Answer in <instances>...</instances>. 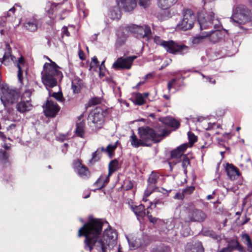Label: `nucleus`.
<instances>
[{
	"mask_svg": "<svg viewBox=\"0 0 252 252\" xmlns=\"http://www.w3.org/2000/svg\"><path fill=\"white\" fill-rule=\"evenodd\" d=\"M103 223L99 220L93 219L84 224L78 231V236H85V249L91 251L95 248L98 251L105 252L116 244L117 233L112 229L104 230L102 238H100Z\"/></svg>",
	"mask_w": 252,
	"mask_h": 252,
	"instance_id": "f257e3e1",
	"label": "nucleus"
},
{
	"mask_svg": "<svg viewBox=\"0 0 252 252\" xmlns=\"http://www.w3.org/2000/svg\"><path fill=\"white\" fill-rule=\"evenodd\" d=\"M48 60L51 63L44 64L41 73L42 81L47 90L57 86L58 80L63 77L62 73L58 69L59 66L49 59Z\"/></svg>",
	"mask_w": 252,
	"mask_h": 252,
	"instance_id": "f03ea898",
	"label": "nucleus"
},
{
	"mask_svg": "<svg viewBox=\"0 0 252 252\" xmlns=\"http://www.w3.org/2000/svg\"><path fill=\"white\" fill-rule=\"evenodd\" d=\"M170 131L163 125L156 127L155 130L148 126H142L138 128V134L142 140L147 143H157L160 141Z\"/></svg>",
	"mask_w": 252,
	"mask_h": 252,
	"instance_id": "7ed1b4c3",
	"label": "nucleus"
},
{
	"mask_svg": "<svg viewBox=\"0 0 252 252\" xmlns=\"http://www.w3.org/2000/svg\"><path fill=\"white\" fill-rule=\"evenodd\" d=\"M252 15L249 9L245 5H239L233 10L231 20L236 25L245 24L251 21Z\"/></svg>",
	"mask_w": 252,
	"mask_h": 252,
	"instance_id": "20e7f679",
	"label": "nucleus"
},
{
	"mask_svg": "<svg viewBox=\"0 0 252 252\" xmlns=\"http://www.w3.org/2000/svg\"><path fill=\"white\" fill-rule=\"evenodd\" d=\"M198 23L200 30H203L211 28L213 25L216 28L219 21L215 19V14L213 11H202L198 13Z\"/></svg>",
	"mask_w": 252,
	"mask_h": 252,
	"instance_id": "39448f33",
	"label": "nucleus"
},
{
	"mask_svg": "<svg viewBox=\"0 0 252 252\" xmlns=\"http://www.w3.org/2000/svg\"><path fill=\"white\" fill-rule=\"evenodd\" d=\"M102 109L97 108L92 111L88 116V125L93 131H96L102 127L104 115Z\"/></svg>",
	"mask_w": 252,
	"mask_h": 252,
	"instance_id": "423d86ee",
	"label": "nucleus"
},
{
	"mask_svg": "<svg viewBox=\"0 0 252 252\" xmlns=\"http://www.w3.org/2000/svg\"><path fill=\"white\" fill-rule=\"evenodd\" d=\"M182 20L177 25L176 30H181L184 31L190 30L196 21V16L191 9L184 10Z\"/></svg>",
	"mask_w": 252,
	"mask_h": 252,
	"instance_id": "0eeeda50",
	"label": "nucleus"
},
{
	"mask_svg": "<svg viewBox=\"0 0 252 252\" xmlns=\"http://www.w3.org/2000/svg\"><path fill=\"white\" fill-rule=\"evenodd\" d=\"M1 92L0 99L5 107L16 102L19 98L18 93L15 90L10 89L6 85L1 87Z\"/></svg>",
	"mask_w": 252,
	"mask_h": 252,
	"instance_id": "6e6552de",
	"label": "nucleus"
},
{
	"mask_svg": "<svg viewBox=\"0 0 252 252\" xmlns=\"http://www.w3.org/2000/svg\"><path fill=\"white\" fill-rule=\"evenodd\" d=\"M128 30L137 38H146L148 40L151 37V30L148 25L140 26L133 24L128 26Z\"/></svg>",
	"mask_w": 252,
	"mask_h": 252,
	"instance_id": "1a4fd4ad",
	"label": "nucleus"
},
{
	"mask_svg": "<svg viewBox=\"0 0 252 252\" xmlns=\"http://www.w3.org/2000/svg\"><path fill=\"white\" fill-rule=\"evenodd\" d=\"M135 56L128 57H121L113 64V67L115 69H129L132 62L136 59Z\"/></svg>",
	"mask_w": 252,
	"mask_h": 252,
	"instance_id": "9d476101",
	"label": "nucleus"
},
{
	"mask_svg": "<svg viewBox=\"0 0 252 252\" xmlns=\"http://www.w3.org/2000/svg\"><path fill=\"white\" fill-rule=\"evenodd\" d=\"M159 178L158 174L153 171L150 174L148 180V186L144 192V196H149L155 189H156V184L158 179Z\"/></svg>",
	"mask_w": 252,
	"mask_h": 252,
	"instance_id": "9b49d317",
	"label": "nucleus"
},
{
	"mask_svg": "<svg viewBox=\"0 0 252 252\" xmlns=\"http://www.w3.org/2000/svg\"><path fill=\"white\" fill-rule=\"evenodd\" d=\"M117 2L119 7L126 12L132 11L137 5L135 0H117Z\"/></svg>",
	"mask_w": 252,
	"mask_h": 252,
	"instance_id": "f8f14e48",
	"label": "nucleus"
},
{
	"mask_svg": "<svg viewBox=\"0 0 252 252\" xmlns=\"http://www.w3.org/2000/svg\"><path fill=\"white\" fill-rule=\"evenodd\" d=\"M60 110V107L56 103L51 100H47L45 108L44 110L46 117H54Z\"/></svg>",
	"mask_w": 252,
	"mask_h": 252,
	"instance_id": "ddd939ff",
	"label": "nucleus"
},
{
	"mask_svg": "<svg viewBox=\"0 0 252 252\" xmlns=\"http://www.w3.org/2000/svg\"><path fill=\"white\" fill-rule=\"evenodd\" d=\"M225 171L228 178L232 181L237 180L241 176L238 168L232 163L226 164Z\"/></svg>",
	"mask_w": 252,
	"mask_h": 252,
	"instance_id": "4468645a",
	"label": "nucleus"
},
{
	"mask_svg": "<svg viewBox=\"0 0 252 252\" xmlns=\"http://www.w3.org/2000/svg\"><path fill=\"white\" fill-rule=\"evenodd\" d=\"M233 250H237L241 252H245V249L236 239H233L228 242L227 246L223 248L219 252H232Z\"/></svg>",
	"mask_w": 252,
	"mask_h": 252,
	"instance_id": "2eb2a0df",
	"label": "nucleus"
},
{
	"mask_svg": "<svg viewBox=\"0 0 252 252\" xmlns=\"http://www.w3.org/2000/svg\"><path fill=\"white\" fill-rule=\"evenodd\" d=\"M185 252H204L201 242L198 241H191L188 242L185 247Z\"/></svg>",
	"mask_w": 252,
	"mask_h": 252,
	"instance_id": "dca6fc26",
	"label": "nucleus"
},
{
	"mask_svg": "<svg viewBox=\"0 0 252 252\" xmlns=\"http://www.w3.org/2000/svg\"><path fill=\"white\" fill-rule=\"evenodd\" d=\"M41 25V20L34 17L32 19L27 20L24 24V28L30 32L36 31L37 28L40 27Z\"/></svg>",
	"mask_w": 252,
	"mask_h": 252,
	"instance_id": "f3484780",
	"label": "nucleus"
},
{
	"mask_svg": "<svg viewBox=\"0 0 252 252\" xmlns=\"http://www.w3.org/2000/svg\"><path fill=\"white\" fill-rule=\"evenodd\" d=\"M189 216L191 221L197 222H202L206 218V214L202 210L197 209L190 212Z\"/></svg>",
	"mask_w": 252,
	"mask_h": 252,
	"instance_id": "a211bd4d",
	"label": "nucleus"
},
{
	"mask_svg": "<svg viewBox=\"0 0 252 252\" xmlns=\"http://www.w3.org/2000/svg\"><path fill=\"white\" fill-rule=\"evenodd\" d=\"M33 107L30 100H21L16 105V109L19 112L24 113L31 111Z\"/></svg>",
	"mask_w": 252,
	"mask_h": 252,
	"instance_id": "6ab92c4d",
	"label": "nucleus"
},
{
	"mask_svg": "<svg viewBox=\"0 0 252 252\" xmlns=\"http://www.w3.org/2000/svg\"><path fill=\"white\" fill-rule=\"evenodd\" d=\"M154 41L157 44L162 46L169 53H173V41H163L159 36H156L154 37Z\"/></svg>",
	"mask_w": 252,
	"mask_h": 252,
	"instance_id": "aec40b11",
	"label": "nucleus"
},
{
	"mask_svg": "<svg viewBox=\"0 0 252 252\" xmlns=\"http://www.w3.org/2000/svg\"><path fill=\"white\" fill-rule=\"evenodd\" d=\"M128 27L126 29H122L118 31L117 33V39L116 45L120 46L124 44L128 37Z\"/></svg>",
	"mask_w": 252,
	"mask_h": 252,
	"instance_id": "412c9836",
	"label": "nucleus"
},
{
	"mask_svg": "<svg viewBox=\"0 0 252 252\" xmlns=\"http://www.w3.org/2000/svg\"><path fill=\"white\" fill-rule=\"evenodd\" d=\"M129 141H130L131 145L135 148H137L140 146H151V144L150 143H147L144 142L143 140H142L141 138H140V139H138L136 135L134 133L133 131L131 135L130 136Z\"/></svg>",
	"mask_w": 252,
	"mask_h": 252,
	"instance_id": "4be33fe9",
	"label": "nucleus"
},
{
	"mask_svg": "<svg viewBox=\"0 0 252 252\" xmlns=\"http://www.w3.org/2000/svg\"><path fill=\"white\" fill-rule=\"evenodd\" d=\"M207 32L209 34L208 37L210 41L213 43L218 42L222 38V33L219 30L211 31Z\"/></svg>",
	"mask_w": 252,
	"mask_h": 252,
	"instance_id": "5701e85b",
	"label": "nucleus"
},
{
	"mask_svg": "<svg viewBox=\"0 0 252 252\" xmlns=\"http://www.w3.org/2000/svg\"><path fill=\"white\" fill-rule=\"evenodd\" d=\"M195 189L194 186H189L183 189L182 192H178L174 196V198L183 200L187 195L191 194Z\"/></svg>",
	"mask_w": 252,
	"mask_h": 252,
	"instance_id": "b1692460",
	"label": "nucleus"
},
{
	"mask_svg": "<svg viewBox=\"0 0 252 252\" xmlns=\"http://www.w3.org/2000/svg\"><path fill=\"white\" fill-rule=\"evenodd\" d=\"M189 47L183 43L174 42V54L184 55L189 52Z\"/></svg>",
	"mask_w": 252,
	"mask_h": 252,
	"instance_id": "393cba45",
	"label": "nucleus"
},
{
	"mask_svg": "<svg viewBox=\"0 0 252 252\" xmlns=\"http://www.w3.org/2000/svg\"><path fill=\"white\" fill-rule=\"evenodd\" d=\"M189 147L188 143H184L178 146L176 149H174V159L182 157V155H185L184 152Z\"/></svg>",
	"mask_w": 252,
	"mask_h": 252,
	"instance_id": "a878e982",
	"label": "nucleus"
},
{
	"mask_svg": "<svg viewBox=\"0 0 252 252\" xmlns=\"http://www.w3.org/2000/svg\"><path fill=\"white\" fill-rule=\"evenodd\" d=\"M209 35L208 32H202L192 38V43L193 44H198L204 41L205 39Z\"/></svg>",
	"mask_w": 252,
	"mask_h": 252,
	"instance_id": "bb28decb",
	"label": "nucleus"
},
{
	"mask_svg": "<svg viewBox=\"0 0 252 252\" xmlns=\"http://www.w3.org/2000/svg\"><path fill=\"white\" fill-rule=\"evenodd\" d=\"M33 91V89L32 86L30 85L26 86L24 89L23 92L21 95V100H30L31 96L32 93Z\"/></svg>",
	"mask_w": 252,
	"mask_h": 252,
	"instance_id": "cd10ccee",
	"label": "nucleus"
},
{
	"mask_svg": "<svg viewBox=\"0 0 252 252\" xmlns=\"http://www.w3.org/2000/svg\"><path fill=\"white\" fill-rule=\"evenodd\" d=\"M120 8L117 6L113 7L110 9L109 16L113 20H118L121 17Z\"/></svg>",
	"mask_w": 252,
	"mask_h": 252,
	"instance_id": "c85d7f7f",
	"label": "nucleus"
},
{
	"mask_svg": "<svg viewBox=\"0 0 252 252\" xmlns=\"http://www.w3.org/2000/svg\"><path fill=\"white\" fill-rule=\"evenodd\" d=\"M109 172L107 176L106 182H109V177L112 174L116 171L118 168V162L116 159L112 160L109 164Z\"/></svg>",
	"mask_w": 252,
	"mask_h": 252,
	"instance_id": "c756f323",
	"label": "nucleus"
},
{
	"mask_svg": "<svg viewBox=\"0 0 252 252\" xmlns=\"http://www.w3.org/2000/svg\"><path fill=\"white\" fill-rule=\"evenodd\" d=\"M131 209L137 217H143L145 215V207L142 204L135 206L134 207L132 206Z\"/></svg>",
	"mask_w": 252,
	"mask_h": 252,
	"instance_id": "7c9ffc66",
	"label": "nucleus"
},
{
	"mask_svg": "<svg viewBox=\"0 0 252 252\" xmlns=\"http://www.w3.org/2000/svg\"><path fill=\"white\" fill-rule=\"evenodd\" d=\"M242 240L243 243L247 245L248 251L252 252V243L248 234L245 233L242 235Z\"/></svg>",
	"mask_w": 252,
	"mask_h": 252,
	"instance_id": "2f4dec72",
	"label": "nucleus"
},
{
	"mask_svg": "<svg viewBox=\"0 0 252 252\" xmlns=\"http://www.w3.org/2000/svg\"><path fill=\"white\" fill-rule=\"evenodd\" d=\"M85 123L83 122H80L76 124V128L75 130L76 134L77 136L82 138L84 137L85 131Z\"/></svg>",
	"mask_w": 252,
	"mask_h": 252,
	"instance_id": "473e14b6",
	"label": "nucleus"
},
{
	"mask_svg": "<svg viewBox=\"0 0 252 252\" xmlns=\"http://www.w3.org/2000/svg\"><path fill=\"white\" fill-rule=\"evenodd\" d=\"M130 248L136 249L141 246L143 244L142 241L140 238H135L134 240L132 239L130 240L127 238Z\"/></svg>",
	"mask_w": 252,
	"mask_h": 252,
	"instance_id": "72a5a7b5",
	"label": "nucleus"
},
{
	"mask_svg": "<svg viewBox=\"0 0 252 252\" xmlns=\"http://www.w3.org/2000/svg\"><path fill=\"white\" fill-rule=\"evenodd\" d=\"M117 148V143L115 144H109L107 146L106 148L104 147L101 148V151L106 153L108 154L110 158L112 157V152Z\"/></svg>",
	"mask_w": 252,
	"mask_h": 252,
	"instance_id": "f704fd0d",
	"label": "nucleus"
},
{
	"mask_svg": "<svg viewBox=\"0 0 252 252\" xmlns=\"http://www.w3.org/2000/svg\"><path fill=\"white\" fill-rule=\"evenodd\" d=\"M158 6L162 9H167L172 5L171 0H158Z\"/></svg>",
	"mask_w": 252,
	"mask_h": 252,
	"instance_id": "c9c22d12",
	"label": "nucleus"
},
{
	"mask_svg": "<svg viewBox=\"0 0 252 252\" xmlns=\"http://www.w3.org/2000/svg\"><path fill=\"white\" fill-rule=\"evenodd\" d=\"M24 65V60L23 57H20L17 63V67L18 68V77L19 80L21 81L23 74V66Z\"/></svg>",
	"mask_w": 252,
	"mask_h": 252,
	"instance_id": "e433bc0d",
	"label": "nucleus"
},
{
	"mask_svg": "<svg viewBox=\"0 0 252 252\" xmlns=\"http://www.w3.org/2000/svg\"><path fill=\"white\" fill-rule=\"evenodd\" d=\"M106 178L107 176L102 175L95 182L94 185L98 187V189L103 188L104 186L106 185V184H107L108 182H106Z\"/></svg>",
	"mask_w": 252,
	"mask_h": 252,
	"instance_id": "4c0bfd02",
	"label": "nucleus"
},
{
	"mask_svg": "<svg viewBox=\"0 0 252 252\" xmlns=\"http://www.w3.org/2000/svg\"><path fill=\"white\" fill-rule=\"evenodd\" d=\"M82 85V80H79L77 81L74 80L72 82V89L74 93H78L81 89Z\"/></svg>",
	"mask_w": 252,
	"mask_h": 252,
	"instance_id": "58836bf2",
	"label": "nucleus"
},
{
	"mask_svg": "<svg viewBox=\"0 0 252 252\" xmlns=\"http://www.w3.org/2000/svg\"><path fill=\"white\" fill-rule=\"evenodd\" d=\"M77 172L78 175L82 178L87 177L90 174L88 169L85 166L81 168H78Z\"/></svg>",
	"mask_w": 252,
	"mask_h": 252,
	"instance_id": "ea45409f",
	"label": "nucleus"
},
{
	"mask_svg": "<svg viewBox=\"0 0 252 252\" xmlns=\"http://www.w3.org/2000/svg\"><path fill=\"white\" fill-rule=\"evenodd\" d=\"M180 158V161L182 162V166L186 169L187 166L190 164V160L187 155H182Z\"/></svg>",
	"mask_w": 252,
	"mask_h": 252,
	"instance_id": "a19ab883",
	"label": "nucleus"
},
{
	"mask_svg": "<svg viewBox=\"0 0 252 252\" xmlns=\"http://www.w3.org/2000/svg\"><path fill=\"white\" fill-rule=\"evenodd\" d=\"M49 94L58 101L62 102L63 100L62 93L61 92L57 93L53 92L52 93L51 91H49Z\"/></svg>",
	"mask_w": 252,
	"mask_h": 252,
	"instance_id": "79ce46f5",
	"label": "nucleus"
},
{
	"mask_svg": "<svg viewBox=\"0 0 252 252\" xmlns=\"http://www.w3.org/2000/svg\"><path fill=\"white\" fill-rule=\"evenodd\" d=\"M189 138V146L192 147L193 144L197 141V137L193 133L189 132L188 133Z\"/></svg>",
	"mask_w": 252,
	"mask_h": 252,
	"instance_id": "37998d69",
	"label": "nucleus"
},
{
	"mask_svg": "<svg viewBox=\"0 0 252 252\" xmlns=\"http://www.w3.org/2000/svg\"><path fill=\"white\" fill-rule=\"evenodd\" d=\"M135 103L141 105L144 104L145 102L144 96L141 94H136L135 98Z\"/></svg>",
	"mask_w": 252,
	"mask_h": 252,
	"instance_id": "c03bdc74",
	"label": "nucleus"
},
{
	"mask_svg": "<svg viewBox=\"0 0 252 252\" xmlns=\"http://www.w3.org/2000/svg\"><path fill=\"white\" fill-rule=\"evenodd\" d=\"M100 153V151L99 149H97L94 153L93 154L92 158L90 159V162L93 164L95 161H97L99 159V157L98 156Z\"/></svg>",
	"mask_w": 252,
	"mask_h": 252,
	"instance_id": "a18cd8bd",
	"label": "nucleus"
},
{
	"mask_svg": "<svg viewBox=\"0 0 252 252\" xmlns=\"http://www.w3.org/2000/svg\"><path fill=\"white\" fill-rule=\"evenodd\" d=\"M101 102V99L99 98L94 97L90 99L88 102V106H92L96 105Z\"/></svg>",
	"mask_w": 252,
	"mask_h": 252,
	"instance_id": "49530a36",
	"label": "nucleus"
},
{
	"mask_svg": "<svg viewBox=\"0 0 252 252\" xmlns=\"http://www.w3.org/2000/svg\"><path fill=\"white\" fill-rule=\"evenodd\" d=\"M99 65V62L95 56H94L92 58V62L90 63V69L93 68L95 67H97Z\"/></svg>",
	"mask_w": 252,
	"mask_h": 252,
	"instance_id": "de8ad7c7",
	"label": "nucleus"
},
{
	"mask_svg": "<svg viewBox=\"0 0 252 252\" xmlns=\"http://www.w3.org/2000/svg\"><path fill=\"white\" fill-rule=\"evenodd\" d=\"M84 166L82 164V161L79 159H77L76 160H74L73 162V167L74 169H76L77 170H78V168H81L82 167Z\"/></svg>",
	"mask_w": 252,
	"mask_h": 252,
	"instance_id": "09e8293b",
	"label": "nucleus"
},
{
	"mask_svg": "<svg viewBox=\"0 0 252 252\" xmlns=\"http://www.w3.org/2000/svg\"><path fill=\"white\" fill-rule=\"evenodd\" d=\"M138 3L139 5L144 8L147 7L150 4L149 0H138Z\"/></svg>",
	"mask_w": 252,
	"mask_h": 252,
	"instance_id": "8fccbe9b",
	"label": "nucleus"
},
{
	"mask_svg": "<svg viewBox=\"0 0 252 252\" xmlns=\"http://www.w3.org/2000/svg\"><path fill=\"white\" fill-rule=\"evenodd\" d=\"M8 158V156L5 152L0 151V160L5 161Z\"/></svg>",
	"mask_w": 252,
	"mask_h": 252,
	"instance_id": "3c124183",
	"label": "nucleus"
},
{
	"mask_svg": "<svg viewBox=\"0 0 252 252\" xmlns=\"http://www.w3.org/2000/svg\"><path fill=\"white\" fill-rule=\"evenodd\" d=\"M162 122L165 125H169L172 127L173 126V120L171 119L170 118L166 117L164 118Z\"/></svg>",
	"mask_w": 252,
	"mask_h": 252,
	"instance_id": "603ef678",
	"label": "nucleus"
},
{
	"mask_svg": "<svg viewBox=\"0 0 252 252\" xmlns=\"http://www.w3.org/2000/svg\"><path fill=\"white\" fill-rule=\"evenodd\" d=\"M208 235L215 240H218L220 238L219 236L213 231H209Z\"/></svg>",
	"mask_w": 252,
	"mask_h": 252,
	"instance_id": "864d4df0",
	"label": "nucleus"
},
{
	"mask_svg": "<svg viewBox=\"0 0 252 252\" xmlns=\"http://www.w3.org/2000/svg\"><path fill=\"white\" fill-rule=\"evenodd\" d=\"M147 213L148 217L149 220L153 223H156L157 222L158 219L155 217H153L152 216V215H149L150 213L148 210L147 211Z\"/></svg>",
	"mask_w": 252,
	"mask_h": 252,
	"instance_id": "5fc2aeb1",
	"label": "nucleus"
},
{
	"mask_svg": "<svg viewBox=\"0 0 252 252\" xmlns=\"http://www.w3.org/2000/svg\"><path fill=\"white\" fill-rule=\"evenodd\" d=\"M62 35L63 36L64 35H66V36H69V32L67 30V28L66 27H63L62 28Z\"/></svg>",
	"mask_w": 252,
	"mask_h": 252,
	"instance_id": "6e6d98bb",
	"label": "nucleus"
},
{
	"mask_svg": "<svg viewBox=\"0 0 252 252\" xmlns=\"http://www.w3.org/2000/svg\"><path fill=\"white\" fill-rule=\"evenodd\" d=\"M162 204V202L159 200H157L154 202V203H151V206L148 207V209L151 207L152 206H154L155 207H157L158 205H161Z\"/></svg>",
	"mask_w": 252,
	"mask_h": 252,
	"instance_id": "4d7b16f0",
	"label": "nucleus"
},
{
	"mask_svg": "<svg viewBox=\"0 0 252 252\" xmlns=\"http://www.w3.org/2000/svg\"><path fill=\"white\" fill-rule=\"evenodd\" d=\"M202 76L203 78H205L206 79L207 81H208L213 84H216V81L215 80H212V78L210 76H205L203 74H202Z\"/></svg>",
	"mask_w": 252,
	"mask_h": 252,
	"instance_id": "13d9d810",
	"label": "nucleus"
},
{
	"mask_svg": "<svg viewBox=\"0 0 252 252\" xmlns=\"http://www.w3.org/2000/svg\"><path fill=\"white\" fill-rule=\"evenodd\" d=\"M78 55H79V58L80 59V60H84L85 59L84 53L82 50H80L79 51Z\"/></svg>",
	"mask_w": 252,
	"mask_h": 252,
	"instance_id": "bf43d9fd",
	"label": "nucleus"
},
{
	"mask_svg": "<svg viewBox=\"0 0 252 252\" xmlns=\"http://www.w3.org/2000/svg\"><path fill=\"white\" fill-rule=\"evenodd\" d=\"M180 126V122L174 119V131L177 129Z\"/></svg>",
	"mask_w": 252,
	"mask_h": 252,
	"instance_id": "052dcab7",
	"label": "nucleus"
},
{
	"mask_svg": "<svg viewBox=\"0 0 252 252\" xmlns=\"http://www.w3.org/2000/svg\"><path fill=\"white\" fill-rule=\"evenodd\" d=\"M207 147L205 146V145H202L201 146V152L202 153V157H203L205 155V153L206 152V151L205 150V148H207Z\"/></svg>",
	"mask_w": 252,
	"mask_h": 252,
	"instance_id": "680f3d73",
	"label": "nucleus"
},
{
	"mask_svg": "<svg viewBox=\"0 0 252 252\" xmlns=\"http://www.w3.org/2000/svg\"><path fill=\"white\" fill-rule=\"evenodd\" d=\"M216 194V191L214 190V191H213L212 192V194H209L206 197V199L207 200H210V199H212L213 198H214V195Z\"/></svg>",
	"mask_w": 252,
	"mask_h": 252,
	"instance_id": "e2e57ef3",
	"label": "nucleus"
},
{
	"mask_svg": "<svg viewBox=\"0 0 252 252\" xmlns=\"http://www.w3.org/2000/svg\"><path fill=\"white\" fill-rule=\"evenodd\" d=\"M216 125V123H208V126L207 128H206V129L207 130H210L211 129L213 126Z\"/></svg>",
	"mask_w": 252,
	"mask_h": 252,
	"instance_id": "0e129e2a",
	"label": "nucleus"
},
{
	"mask_svg": "<svg viewBox=\"0 0 252 252\" xmlns=\"http://www.w3.org/2000/svg\"><path fill=\"white\" fill-rule=\"evenodd\" d=\"M173 84V79H172L170 81V82H169L168 84V89L169 90H170L172 88Z\"/></svg>",
	"mask_w": 252,
	"mask_h": 252,
	"instance_id": "69168bd1",
	"label": "nucleus"
},
{
	"mask_svg": "<svg viewBox=\"0 0 252 252\" xmlns=\"http://www.w3.org/2000/svg\"><path fill=\"white\" fill-rule=\"evenodd\" d=\"M104 68H105L104 61H103L101 63V64H100V65L99 66V69H100V71H101L103 70V69Z\"/></svg>",
	"mask_w": 252,
	"mask_h": 252,
	"instance_id": "338daca9",
	"label": "nucleus"
},
{
	"mask_svg": "<svg viewBox=\"0 0 252 252\" xmlns=\"http://www.w3.org/2000/svg\"><path fill=\"white\" fill-rule=\"evenodd\" d=\"M249 220H250V219H249V218H247L246 217V219H245V220L244 221H243V222H242V225H244V224H245L246 223H247V222L249 221Z\"/></svg>",
	"mask_w": 252,
	"mask_h": 252,
	"instance_id": "774afa93",
	"label": "nucleus"
}]
</instances>
